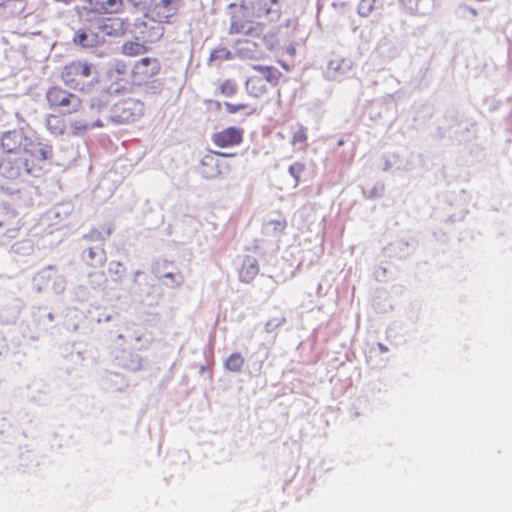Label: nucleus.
I'll list each match as a JSON object with an SVG mask.
<instances>
[{"mask_svg":"<svg viewBox=\"0 0 512 512\" xmlns=\"http://www.w3.org/2000/svg\"><path fill=\"white\" fill-rule=\"evenodd\" d=\"M45 99L49 110L68 117L69 134L73 137L82 136L93 128L103 126L99 118L101 105L91 104L87 108L77 94L60 85L49 87Z\"/></svg>","mask_w":512,"mask_h":512,"instance_id":"nucleus-1","label":"nucleus"},{"mask_svg":"<svg viewBox=\"0 0 512 512\" xmlns=\"http://www.w3.org/2000/svg\"><path fill=\"white\" fill-rule=\"evenodd\" d=\"M277 43L274 34H264L263 27L260 24L254 26L253 32L248 33L235 43L237 53L248 59H262L266 51L274 49Z\"/></svg>","mask_w":512,"mask_h":512,"instance_id":"nucleus-2","label":"nucleus"},{"mask_svg":"<svg viewBox=\"0 0 512 512\" xmlns=\"http://www.w3.org/2000/svg\"><path fill=\"white\" fill-rule=\"evenodd\" d=\"M52 156V147L48 144L29 139L18 157L17 173L23 169L29 174L37 175L42 171L47 159Z\"/></svg>","mask_w":512,"mask_h":512,"instance_id":"nucleus-3","label":"nucleus"},{"mask_svg":"<svg viewBox=\"0 0 512 512\" xmlns=\"http://www.w3.org/2000/svg\"><path fill=\"white\" fill-rule=\"evenodd\" d=\"M61 79L67 86L78 90L98 82L94 65L84 60L67 63L61 71Z\"/></svg>","mask_w":512,"mask_h":512,"instance_id":"nucleus-4","label":"nucleus"},{"mask_svg":"<svg viewBox=\"0 0 512 512\" xmlns=\"http://www.w3.org/2000/svg\"><path fill=\"white\" fill-rule=\"evenodd\" d=\"M254 74L246 80L248 94L255 98H263L269 91L278 85L281 72L272 66H253Z\"/></svg>","mask_w":512,"mask_h":512,"instance_id":"nucleus-5","label":"nucleus"},{"mask_svg":"<svg viewBox=\"0 0 512 512\" xmlns=\"http://www.w3.org/2000/svg\"><path fill=\"white\" fill-rule=\"evenodd\" d=\"M236 153H223L209 150L201 159L200 173L207 179H214L230 171V165L224 161L226 157H234Z\"/></svg>","mask_w":512,"mask_h":512,"instance_id":"nucleus-6","label":"nucleus"},{"mask_svg":"<svg viewBox=\"0 0 512 512\" xmlns=\"http://www.w3.org/2000/svg\"><path fill=\"white\" fill-rule=\"evenodd\" d=\"M105 87L109 94H124L131 88L127 66L123 62H116L106 72Z\"/></svg>","mask_w":512,"mask_h":512,"instance_id":"nucleus-7","label":"nucleus"},{"mask_svg":"<svg viewBox=\"0 0 512 512\" xmlns=\"http://www.w3.org/2000/svg\"><path fill=\"white\" fill-rule=\"evenodd\" d=\"M160 71V63L157 58L144 57L137 61L132 68V79L137 85L149 82Z\"/></svg>","mask_w":512,"mask_h":512,"instance_id":"nucleus-8","label":"nucleus"},{"mask_svg":"<svg viewBox=\"0 0 512 512\" xmlns=\"http://www.w3.org/2000/svg\"><path fill=\"white\" fill-rule=\"evenodd\" d=\"M115 118L120 123H130L139 119L144 113V104L140 100L126 99L115 105Z\"/></svg>","mask_w":512,"mask_h":512,"instance_id":"nucleus-9","label":"nucleus"},{"mask_svg":"<svg viewBox=\"0 0 512 512\" xmlns=\"http://www.w3.org/2000/svg\"><path fill=\"white\" fill-rule=\"evenodd\" d=\"M244 130L239 127L230 126L211 136L212 143L219 148L238 146L243 142Z\"/></svg>","mask_w":512,"mask_h":512,"instance_id":"nucleus-10","label":"nucleus"},{"mask_svg":"<svg viewBox=\"0 0 512 512\" xmlns=\"http://www.w3.org/2000/svg\"><path fill=\"white\" fill-rule=\"evenodd\" d=\"M29 139L21 130H12L2 135L0 145L5 153L19 155Z\"/></svg>","mask_w":512,"mask_h":512,"instance_id":"nucleus-11","label":"nucleus"},{"mask_svg":"<svg viewBox=\"0 0 512 512\" xmlns=\"http://www.w3.org/2000/svg\"><path fill=\"white\" fill-rule=\"evenodd\" d=\"M73 42L82 48H94L103 43L104 39L92 29H82L75 33Z\"/></svg>","mask_w":512,"mask_h":512,"instance_id":"nucleus-12","label":"nucleus"},{"mask_svg":"<svg viewBox=\"0 0 512 512\" xmlns=\"http://www.w3.org/2000/svg\"><path fill=\"white\" fill-rule=\"evenodd\" d=\"M95 11L103 14H116L123 10V0H85Z\"/></svg>","mask_w":512,"mask_h":512,"instance_id":"nucleus-13","label":"nucleus"},{"mask_svg":"<svg viewBox=\"0 0 512 512\" xmlns=\"http://www.w3.org/2000/svg\"><path fill=\"white\" fill-rule=\"evenodd\" d=\"M46 128L48 131L56 136H61L67 131L69 132V122L67 116L61 114H49L46 117Z\"/></svg>","mask_w":512,"mask_h":512,"instance_id":"nucleus-14","label":"nucleus"},{"mask_svg":"<svg viewBox=\"0 0 512 512\" xmlns=\"http://www.w3.org/2000/svg\"><path fill=\"white\" fill-rule=\"evenodd\" d=\"M259 273L258 261L251 257L246 256L243 259L241 268L239 269L240 281L244 283L252 282Z\"/></svg>","mask_w":512,"mask_h":512,"instance_id":"nucleus-15","label":"nucleus"},{"mask_svg":"<svg viewBox=\"0 0 512 512\" xmlns=\"http://www.w3.org/2000/svg\"><path fill=\"white\" fill-rule=\"evenodd\" d=\"M253 10L257 17L268 16L270 14H275L278 17L280 15L279 0H255Z\"/></svg>","mask_w":512,"mask_h":512,"instance_id":"nucleus-16","label":"nucleus"},{"mask_svg":"<svg viewBox=\"0 0 512 512\" xmlns=\"http://www.w3.org/2000/svg\"><path fill=\"white\" fill-rule=\"evenodd\" d=\"M101 32L108 36H119L124 34L126 30V23L120 18H107L99 26Z\"/></svg>","mask_w":512,"mask_h":512,"instance_id":"nucleus-17","label":"nucleus"},{"mask_svg":"<svg viewBox=\"0 0 512 512\" xmlns=\"http://www.w3.org/2000/svg\"><path fill=\"white\" fill-rule=\"evenodd\" d=\"M25 0H5L0 3L2 13L8 17L21 15L26 9Z\"/></svg>","mask_w":512,"mask_h":512,"instance_id":"nucleus-18","label":"nucleus"},{"mask_svg":"<svg viewBox=\"0 0 512 512\" xmlns=\"http://www.w3.org/2000/svg\"><path fill=\"white\" fill-rule=\"evenodd\" d=\"M254 26L249 21L241 20L236 16H233L232 22L229 28L230 34H244L247 35L250 32H253Z\"/></svg>","mask_w":512,"mask_h":512,"instance_id":"nucleus-19","label":"nucleus"},{"mask_svg":"<svg viewBox=\"0 0 512 512\" xmlns=\"http://www.w3.org/2000/svg\"><path fill=\"white\" fill-rule=\"evenodd\" d=\"M148 48L140 42L126 41L121 48L124 55L129 57H136L146 53Z\"/></svg>","mask_w":512,"mask_h":512,"instance_id":"nucleus-20","label":"nucleus"},{"mask_svg":"<svg viewBox=\"0 0 512 512\" xmlns=\"http://www.w3.org/2000/svg\"><path fill=\"white\" fill-rule=\"evenodd\" d=\"M244 358L240 353H232L225 362V367L232 372L241 371L244 365Z\"/></svg>","mask_w":512,"mask_h":512,"instance_id":"nucleus-21","label":"nucleus"},{"mask_svg":"<svg viewBox=\"0 0 512 512\" xmlns=\"http://www.w3.org/2000/svg\"><path fill=\"white\" fill-rule=\"evenodd\" d=\"M376 0H360L357 12L361 17H368L375 9Z\"/></svg>","mask_w":512,"mask_h":512,"instance_id":"nucleus-22","label":"nucleus"},{"mask_svg":"<svg viewBox=\"0 0 512 512\" xmlns=\"http://www.w3.org/2000/svg\"><path fill=\"white\" fill-rule=\"evenodd\" d=\"M308 139L307 129L303 126H299V128L292 134L291 144L293 146L296 145H305Z\"/></svg>","mask_w":512,"mask_h":512,"instance_id":"nucleus-23","label":"nucleus"},{"mask_svg":"<svg viewBox=\"0 0 512 512\" xmlns=\"http://www.w3.org/2000/svg\"><path fill=\"white\" fill-rule=\"evenodd\" d=\"M223 106L225 110L230 114H235L241 111H245L250 108V105L248 103L240 102V103H231V102H224Z\"/></svg>","mask_w":512,"mask_h":512,"instance_id":"nucleus-24","label":"nucleus"},{"mask_svg":"<svg viewBox=\"0 0 512 512\" xmlns=\"http://www.w3.org/2000/svg\"><path fill=\"white\" fill-rule=\"evenodd\" d=\"M220 93L226 97H232L237 92V85L231 80H227L220 85Z\"/></svg>","mask_w":512,"mask_h":512,"instance_id":"nucleus-25","label":"nucleus"},{"mask_svg":"<svg viewBox=\"0 0 512 512\" xmlns=\"http://www.w3.org/2000/svg\"><path fill=\"white\" fill-rule=\"evenodd\" d=\"M305 170V165L300 162H296L289 167V173L295 179L296 184L300 182L301 174Z\"/></svg>","mask_w":512,"mask_h":512,"instance_id":"nucleus-26","label":"nucleus"},{"mask_svg":"<svg viewBox=\"0 0 512 512\" xmlns=\"http://www.w3.org/2000/svg\"><path fill=\"white\" fill-rule=\"evenodd\" d=\"M268 225L271 226L275 232L283 233L287 226V222L285 219H276L270 220Z\"/></svg>","mask_w":512,"mask_h":512,"instance_id":"nucleus-27","label":"nucleus"},{"mask_svg":"<svg viewBox=\"0 0 512 512\" xmlns=\"http://www.w3.org/2000/svg\"><path fill=\"white\" fill-rule=\"evenodd\" d=\"M230 57V51L226 48L216 49L211 53V59H228Z\"/></svg>","mask_w":512,"mask_h":512,"instance_id":"nucleus-28","label":"nucleus"},{"mask_svg":"<svg viewBox=\"0 0 512 512\" xmlns=\"http://www.w3.org/2000/svg\"><path fill=\"white\" fill-rule=\"evenodd\" d=\"M134 7L139 9H145L151 0H128Z\"/></svg>","mask_w":512,"mask_h":512,"instance_id":"nucleus-29","label":"nucleus"},{"mask_svg":"<svg viewBox=\"0 0 512 512\" xmlns=\"http://www.w3.org/2000/svg\"><path fill=\"white\" fill-rule=\"evenodd\" d=\"M285 321H286V319H285V318H281V319H279V320H278L276 323H274V324L272 323V321H269V322H267V323H266V330H267V331H271V330H272V328H270V327H273V326H274V327H277V326H279V325L283 324Z\"/></svg>","mask_w":512,"mask_h":512,"instance_id":"nucleus-30","label":"nucleus"},{"mask_svg":"<svg viewBox=\"0 0 512 512\" xmlns=\"http://www.w3.org/2000/svg\"><path fill=\"white\" fill-rule=\"evenodd\" d=\"M173 0H161L159 4L156 5V8L161 9L162 7L166 8Z\"/></svg>","mask_w":512,"mask_h":512,"instance_id":"nucleus-31","label":"nucleus"},{"mask_svg":"<svg viewBox=\"0 0 512 512\" xmlns=\"http://www.w3.org/2000/svg\"><path fill=\"white\" fill-rule=\"evenodd\" d=\"M176 276H177L176 284H177V285H180V284H181V282H182V280H183V277H182V275H181V274H178V275H176Z\"/></svg>","mask_w":512,"mask_h":512,"instance_id":"nucleus-32","label":"nucleus"},{"mask_svg":"<svg viewBox=\"0 0 512 512\" xmlns=\"http://www.w3.org/2000/svg\"><path fill=\"white\" fill-rule=\"evenodd\" d=\"M164 276L167 278H171L172 280L175 279V275L173 273H166Z\"/></svg>","mask_w":512,"mask_h":512,"instance_id":"nucleus-33","label":"nucleus"},{"mask_svg":"<svg viewBox=\"0 0 512 512\" xmlns=\"http://www.w3.org/2000/svg\"><path fill=\"white\" fill-rule=\"evenodd\" d=\"M88 255H89V257H90V258H93V256H94V251H93V249H92V248H89V250H88Z\"/></svg>","mask_w":512,"mask_h":512,"instance_id":"nucleus-34","label":"nucleus"},{"mask_svg":"<svg viewBox=\"0 0 512 512\" xmlns=\"http://www.w3.org/2000/svg\"><path fill=\"white\" fill-rule=\"evenodd\" d=\"M2 226H3V223L0 221V227H2Z\"/></svg>","mask_w":512,"mask_h":512,"instance_id":"nucleus-35","label":"nucleus"}]
</instances>
